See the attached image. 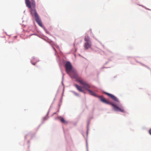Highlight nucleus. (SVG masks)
Listing matches in <instances>:
<instances>
[{
    "instance_id": "f257e3e1",
    "label": "nucleus",
    "mask_w": 151,
    "mask_h": 151,
    "mask_svg": "<svg viewBox=\"0 0 151 151\" xmlns=\"http://www.w3.org/2000/svg\"><path fill=\"white\" fill-rule=\"evenodd\" d=\"M80 83L83 85V88L88 91L91 95L99 98L101 102L111 106L114 111L122 113H126L124 107L120 103L119 99L114 95L104 91H103V93L110 97L113 101L111 102L107 101L103 96H99L94 92L90 89L89 88H91V86L83 80L80 81Z\"/></svg>"
},
{
    "instance_id": "f03ea898",
    "label": "nucleus",
    "mask_w": 151,
    "mask_h": 151,
    "mask_svg": "<svg viewBox=\"0 0 151 151\" xmlns=\"http://www.w3.org/2000/svg\"><path fill=\"white\" fill-rule=\"evenodd\" d=\"M65 70L67 74H68L70 77L72 78V76L71 75V73L75 72V69L72 66V65L69 61H66L65 65Z\"/></svg>"
},
{
    "instance_id": "7ed1b4c3",
    "label": "nucleus",
    "mask_w": 151,
    "mask_h": 151,
    "mask_svg": "<svg viewBox=\"0 0 151 151\" xmlns=\"http://www.w3.org/2000/svg\"><path fill=\"white\" fill-rule=\"evenodd\" d=\"M84 40L85 42L84 43V47L85 49H88L90 48L92 46V42L91 39L88 35L85 36Z\"/></svg>"
},
{
    "instance_id": "20e7f679",
    "label": "nucleus",
    "mask_w": 151,
    "mask_h": 151,
    "mask_svg": "<svg viewBox=\"0 0 151 151\" xmlns=\"http://www.w3.org/2000/svg\"><path fill=\"white\" fill-rule=\"evenodd\" d=\"M32 16L34 17L35 20L38 25L40 27H42L43 24L38 13H36L35 14H33V16Z\"/></svg>"
},
{
    "instance_id": "39448f33",
    "label": "nucleus",
    "mask_w": 151,
    "mask_h": 151,
    "mask_svg": "<svg viewBox=\"0 0 151 151\" xmlns=\"http://www.w3.org/2000/svg\"><path fill=\"white\" fill-rule=\"evenodd\" d=\"M30 9V12L32 16L36 13H37L36 9V3L35 2H32L31 3V7L28 8Z\"/></svg>"
},
{
    "instance_id": "423d86ee",
    "label": "nucleus",
    "mask_w": 151,
    "mask_h": 151,
    "mask_svg": "<svg viewBox=\"0 0 151 151\" xmlns=\"http://www.w3.org/2000/svg\"><path fill=\"white\" fill-rule=\"evenodd\" d=\"M74 73H73V76L74 78L76 79V81L80 83V81L82 80V79H81L78 76V74L76 72V70L75 69Z\"/></svg>"
},
{
    "instance_id": "0eeeda50",
    "label": "nucleus",
    "mask_w": 151,
    "mask_h": 151,
    "mask_svg": "<svg viewBox=\"0 0 151 151\" xmlns=\"http://www.w3.org/2000/svg\"><path fill=\"white\" fill-rule=\"evenodd\" d=\"M58 118L59 119L60 121L62 123L64 124H67L68 122L65 120L64 118L61 116H59L58 117Z\"/></svg>"
},
{
    "instance_id": "6e6552de",
    "label": "nucleus",
    "mask_w": 151,
    "mask_h": 151,
    "mask_svg": "<svg viewBox=\"0 0 151 151\" xmlns=\"http://www.w3.org/2000/svg\"><path fill=\"white\" fill-rule=\"evenodd\" d=\"M75 86H76V88L79 91L81 92H83V88L81 86L76 84L75 85Z\"/></svg>"
},
{
    "instance_id": "1a4fd4ad",
    "label": "nucleus",
    "mask_w": 151,
    "mask_h": 151,
    "mask_svg": "<svg viewBox=\"0 0 151 151\" xmlns=\"http://www.w3.org/2000/svg\"><path fill=\"white\" fill-rule=\"evenodd\" d=\"M25 4L28 8L31 7V3L29 0H25Z\"/></svg>"
},
{
    "instance_id": "9d476101",
    "label": "nucleus",
    "mask_w": 151,
    "mask_h": 151,
    "mask_svg": "<svg viewBox=\"0 0 151 151\" xmlns=\"http://www.w3.org/2000/svg\"><path fill=\"white\" fill-rule=\"evenodd\" d=\"M90 123V120L89 119H88L87 121V125L86 126L87 128V131H86V135L87 136L88 135V131L89 130V126Z\"/></svg>"
},
{
    "instance_id": "9b49d317",
    "label": "nucleus",
    "mask_w": 151,
    "mask_h": 151,
    "mask_svg": "<svg viewBox=\"0 0 151 151\" xmlns=\"http://www.w3.org/2000/svg\"><path fill=\"white\" fill-rule=\"evenodd\" d=\"M51 106H50V107L48 111L47 112V114L46 116H45L42 119L43 120H46L48 118V115H49V112H50V108H51Z\"/></svg>"
},
{
    "instance_id": "f8f14e48",
    "label": "nucleus",
    "mask_w": 151,
    "mask_h": 151,
    "mask_svg": "<svg viewBox=\"0 0 151 151\" xmlns=\"http://www.w3.org/2000/svg\"><path fill=\"white\" fill-rule=\"evenodd\" d=\"M106 52H107V54L106 53L105 51H103L102 50H101V51L105 55H106L107 54L112 53V52L110 50H107V49H106Z\"/></svg>"
},
{
    "instance_id": "ddd939ff",
    "label": "nucleus",
    "mask_w": 151,
    "mask_h": 151,
    "mask_svg": "<svg viewBox=\"0 0 151 151\" xmlns=\"http://www.w3.org/2000/svg\"><path fill=\"white\" fill-rule=\"evenodd\" d=\"M31 35H36L37 36H38V37L41 38V39H43V40H44L45 41H46V42H47V41L46 40H45V38H44L42 37H41V36L39 35H38V34H36V33H34V34H31Z\"/></svg>"
},
{
    "instance_id": "4468645a",
    "label": "nucleus",
    "mask_w": 151,
    "mask_h": 151,
    "mask_svg": "<svg viewBox=\"0 0 151 151\" xmlns=\"http://www.w3.org/2000/svg\"><path fill=\"white\" fill-rule=\"evenodd\" d=\"M35 133H33V134H32L31 133H29L28 134H27V135H26L25 136V137H24V139H26L27 137L28 136H31L32 137H33V136H35Z\"/></svg>"
},
{
    "instance_id": "2eb2a0df",
    "label": "nucleus",
    "mask_w": 151,
    "mask_h": 151,
    "mask_svg": "<svg viewBox=\"0 0 151 151\" xmlns=\"http://www.w3.org/2000/svg\"><path fill=\"white\" fill-rule=\"evenodd\" d=\"M136 58H140V57H138V56L133 57V56H127V59H128V60H129V58H132L134 59V60H135V59H136Z\"/></svg>"
},
{
    "instance_id": "dca6fc26",
    "label": "nucleus",
    "mask_w": 151,
    "mask_h": 151,
    "mask_svg": "<svg viewBox=\"0 0 151 151\" xmlns=\"http://www.w3.org/2000/svg\"><path fill=\"white\" fill-rule=\"evenodd\" d=\"M31 60H32V61L36 63H37L39 61V60L36 58L34 56L32 57V59Z\"/></svg>"
},
{
    "instance_id": "f3484780",
    "label": "nucleus",
    "mask_w": 151,
    "mask_h": 151,
    "mask_svg": "<svg viewBox=\"0 0 151 151\" xmlns=\"http://www.w3.org/2000/svg\"><path fill=\"white\" fill-rule=\"evenodd\" d=\"M71 92L73 93L75 96H78V97H80V95L78 93H76L75 91H71Z\"/></svg>"
},
{
    "instance_id": "a211bd4d",
    "label": "nucleus",
    "mask_w": 151,
    "mask_h": 151,
    "mask_svg": "<svg viewBox=\"0 0 151 151\" xmlns=\"http://www.w3.org/2000/svg\"><path fill=\"white\" fill-rule=\"evenodd\" d=\"M135 61L137 63H140L141 65H142L143 66H145V65L144 64H143L142 63H141L139 62L136 59H135Z\"/></svg>"
},
{
    "instance_id": "6ab92c4d",
    "label": "nucleus",
    "mask_w": 151,
    "mask_h": 151,
    "mask_svg": "<svg viewBox=\"0 0 151 151\" xmlns=\"http://www.w3.org/2000/svg\"><path fill=\"white\" fill-rule=\"evenodd\" d=\"M139 6H142V7L144 8H145L147 10H151V9H149V8H146V7L142 5H139Z\"/></svg>"
},
{
    "instance_id": "aec40b11",
    "label": "nucleus",
    "mask_w": 151,
    "mask_h": 151,
    "mask_svg": "<svg viewBox=\"0 0 151 151\" xmlns=\"http://www.w3.org/2000/svg\"><path fill=\"white\" fill-rule=\"evenodd\" d=\"M96 40H97L100 43V44L102 45V46L105 49V47H104V45L102 44V43H101V42H100L97 39H96Z\"/></svg>"
},
{
    "instance_id": "412c9836",
    "label": "nucleus",
    "mask_w": 151,
    "mask_h": 151,
    "mask_svg": "<svg viewBox=\"0 0 151 151\" xmlns=\"http://www.w3.org/2000/svg\"><path fill=\"white\" fill-rule=\"evenodd\" d=\"M30 62L33 65H35L36 63H37L35 62H34L33 61H32V60H31Z\"/></svg>"
},
{
    "instance_id": "4be33fe9",
    "label": "nucleus",
    "mask_w": 151,
    "mask_h": 151,
    "mask_svg": "<svg viewBox=\"0 0 151 151\" xmlns=\"http://www.w3.org/2000/svg\"><path fill=\"white\" fill-rule=\"evenodd\" d=\"M86 151H88V147L87 141H86Z\"/></svg>"
},
{
    "instance_id": "5701e85b",
    "label": "nucleus",
    "mask_w": 151,
    "mask_h": 151,
    "mask_svg": "<svg viewBox=\"0 0 151 151\" xmlns=\"http://www.w3.org/2000/svg\"><path fill=\"white\" fill-rule=\"evenodd\" d=\"M62 74H63V76H62V85L63 86H64V85L63 83V78H64V74H63V73H62Z\"/></svg>"
},
{
    "instance_id": "b1692460",
    "label": "nucleus",
    "mask_w": 151,
    "mask_h": 151,
    "mask_svg": "<svg viewBox=\"0 0 151 151\" xmlns=\"http://www.w3.org/2000/svg\"><path fill=\"white\" fill-rule=\"evenodd\" d=\"M42 27L43 29V30L45 31H46V30L47 29H46L45 27L44 26H43V25L42 26V27Z\"/></svg>"
},
{
    "instance_id": "393cba45",
    "label": "nucleus",
    "mask_w": 151,
    "mask_h": 151,
    "mask_svg": "<svg viewBox=\"0 0 151 151\" xmlns=\"http://www.w3.org/2000/svg\"><path fill=\"white\" fill-rule=\"evenodd\" d=\"M52 48H53V50H55V55H56V50L54 48V47H53V46H52Z\"/></svg>"
},
{
    "instance_id": "a878e982",
    "label": "nucleus",
    "mask_w": 151,
    "mask_h": 151,
    "mask_svg": "<svg viewBox=\"0 0 151 151\" xmlns=\"http://www.w3.org/2000/svg\"><path fill=\"white\" fill-rule=\"evenodd\" d=\"M110 67H105L104 65L102 66V67L101 68V69H103L104 68H110Z\"/></svg>"
},
{
    "instance_id": "bb28decb",
    "label": "nucleus",
    "mask_w": 151,
    "mask_h": 151,
    "mask_svg": "<svg viewBox=\"0 0 151 151\" xmlns=\"http://www.w3.org/2000/svg\"><path fill=\"white\" fill-rule=\"evenodd\" d=\"M44 123V122L43 121H42L41 123V124H40L39 125V126H38V128H39L41 126V125L42 124H43Z\"/></svg>"
},
{
    "instance_id": "cd10ccee",
    "label": "nucleus",
    "mask_w": 151,
    "mask_h": 151,
    "mask_svg": "<svg viewBox=\"0 0 151 151\" xmlns=\"http://www.w3.org/2000/svg\"><path fill=\"white\" fill-rule=\"evenodd\" d=\"M62 99H63V97L62 96L61 97V98L60 99V102L61 103H62Z\"/></svg>"
},
{
    "instance_id": "c85d7f7f",
    "label": "nucleus",
    "mask_w": 151,
    "mask_h": 151,
    "mask_svg": "<svg viewBox=\"0 0 151 151\" xmlns=\"http://www.w3.org/2000/svg\"><path fill=\"white\" fill-rule=\"evenodd\" d=\"M45 32L47 34H48L49 35H50V33L48 31L47 29L46 30V31H45Z\"/></svg>"
},
{
    "instance_id": "c756f323",
    "label": "nucleus",
    "mask_w": 151,
    "mask_h": 151,
    "mask_svg": "<svg viewBox=\"0 0 151 151\" xmlns=\"http://www.w3.org/2000/svg\"><path fill=\"white\" fill-rule=\"evenodd\" d=\"M149 133L150 135H151V128L149 130Z\"/></svg>"
},
{
    "instance_id": "7c9ffc66",
    "label": "nucleus",
    "mask_w": 151,
    "mask_h": 151,
    "mask_svg": "<svg viewBox=\"0 0 151 151\" xmlns=\"http://www.w3.org/2000/svg\"><path fill=\"white\" fill-rule=\"evenodd\" d=\"M145 67H146V68H147L148 69L150 70H151V68L149 67H148V66L145 65Z\"/></svg>"
},
{
    "instance_id": "2f4dec72",
    "label": "nucleus",
    "mask_w": 151,
    "mask_h": 151,
    "mask_svg": "<svg viewBox=\"0 0 151 151\" xmlns=\"http://www.w3.org/2000/svg\"><path fill=\"white\" fill-rule=\"evenodd\" d=\"M82 92L84 94H86L87 93L84 90H83V92Z\"/></svg>"
},
{
    "instance_id": "473e14b6",
    "label": "nucleus",
    "mask_w": 151,
    "mask_h": 151,
    "mask_svg": "<svg viewBox=\"0 0 151 151\" xmlns=\"http://www.w3.org/2000/svg\"><path fill=\"white\" fill-rule=\"evenodd\" d=\"M64 88H63V92L62 93V96H63V92H64Z\"/></svg>"
},
{
    "instance_id": "72a5a7b5",
    "label": "nucleus",
    "mask_w": 151,
    "mask_h": 151,
    "mask_svg": "<svg viewBox=\"0 0 151 151\" xmlns=\"http://www.w3.org/2000/svg\"><path fill=\"white\" fill-rule=\"evenodd\" d=\"M109 62V61H108L106 62L105 63V65L106 64H107V63H108Z\"/></svg>"
},
{
    "instance_id": "f704fd0d",
    "label": "nucleus",
    "mask_w": 151,
    "mask_h": 151,
    "mask_svg": "<svg viewBox=\"0 0 151 151\" xmlns=\"http://www.w3.org/2000/svg\"><path fill=\"white\" fill-rule=\"evenodd\" d=\"M58 106L59 107H60L61 106V104H59L58 105ZM60 108V107H59Z\"/></svg>"
},
{
    "instance_id": "c9c22d12",
    "label": "nucleus",
    "mask_w": 151,
    "mask_h": 151,
    "mask_svg": "<svg viewBox=\"0 0 151 151\" xmlns=\"http://www.w3.org/2000/svg\"><path fill=\"white\" fill-rule=\"evenodd\" d=\"M111 58H109V61H111Z\"/></svg>"
},
{
    "instance_id": "e433bc0d",
    "label": "nucleus",
    "mask_w": 151,
    "mask_h": 151,
    "mask_svg": "<svg viewBox=\"0 0 151 151\" xmlns=\"http://www.w3.org/2000/svg\"><path fill=\"white\" fill-rule=\"evenodd\" d=\"M32 2H35V0H31Z\"/></svg>"
},
{
    "instance_id": "4c0bfd02",
    "label": "nucleus",
    "mask_w": 151,
    "mask_h": 151,
    "mask_svg": "<svg viewBox=\"0 0 151 151\" xmlns=\"http://www.w3.org/2000/svg\"><path fill=\"white\" fill-rule=\"evenodd\" d=\"M59 109H60L59 108L57 110V112H58L59 111Z\"/></svg>"
},
{
    "instance_id": "58836bf2",
    "label": "nucleus",
    "mask_w": 151,
    "mask_h": 151,
    "mask_svg": "<svg viewBox=\"0 0 151 151\" xmlns=\"http://www.w3.org/2000/svg\"><path fill=\"white\" fill-rule=\"evenodd\" d=\"M55 98H54V99L53 101H55Z\"/></svg>"
},
{
    "instance_id": "ea45409f",
    "label": "nucleus",
    "mask_w": 151,
    "mask_h": 151,
    "mask_svg": "<svg viewBox=\"0 0 151 151\" xmlns=\"http://www.w3.org/2000/svg\"><path fill=\"white\" fill-rule=\"evenodd\" d=\"M29 143H30V141H28V144H29Z\"/></svg>"
},
{
    "instance_id": "a19ab883",
    "label": "nucleus",
    "mask_w": 151,
    "mask_h": 151,
    "mask_svg": "<svg viewBox=\"0 0 151 151\" xmlns=\"http://www.w3.org/2000/svg\"><path fill=\"white\" fill-rule=\"evenodd\" d=\"M54 101H53V102L52 104V105L54 103Z\"/></svg>"
},
{
    "instance_id": "79ce46f5",
    "label": "nucleus",
    "mask_w": 151,
    "mask_h": 151,
    "mask_svg": "<svg viewBox=\"0 0 151 151\" xmlns=\"http://www.w3.org/2000/svg\"><path fill=\"white\" fill-rule=\"evenodd\" d=\"M56 113V112H55L53 114H55Z\"/></svg>"
},
{
    "instance_id": "37998d69",
    "label": "nucleus",
    "mask_w": 151,
    "mask_h": 151,
    "mask_svg": "<svg viewBox=\"0 0 151 151\" xmlns=\"http://www.w3.org/2000/svg\"><path fill=\"white\" fill-rule=\"evenodd\" d=\"M29 145L28 146V148H29Z\"/></svg>"
},
{
    "instance_id": "c03bdc74",
    "label": "nucleus",
    "mask_w": 151,
    "mask_h": 151,
    "mask_svg": "<svg viewBox=\"0 0 151 151\" xmlns=\"http://www.w3.org/2000/svg\"><path fill=\"white\" fill-rule=\"evenodd\" d=\"M77 50V49H75V51H76Z\"/></svg>"
},
{
    "instance_id": "a18cd8bd",
    "label": "nucleus",
    "mask_w": 151,
    "mask_h": 151,
    "mask_svg": "<svg viewBox=\"0 0 151 151\" xmlns=\"http://www.w3.org/2000/svg\"><path fill=\"white\" fill-rule=\"evenodd\" d=\"M68 148H67V150H68Z\"/></svg>"
},
{
    "instance_id": "49530a36",
    "label": "nucleus",
    "mask_w": 151,
    "mask_h": 151,
    "mask_svg": "<svg viewBox=\"0 0 151 151\" xmlns=\"http://www.w3.org/2000/svg\"><path fill=\"white\" fill-rule=\"evenodd\" d=\"M59 47L58 46H57V47Z\"/></svg>"
},
{
    "instance_id": "de8ad7c7",
    "label": "nucleus",
    "mask_w": 151,
    "mask_h": 151,
    "mask_svg": "<svg viewBox=\"0 0 151 151\" xmlns=\"http://www.w3.org/2000/svg\"><path fill=\"white\" fill-rule=\"evenodd\" d=\"M56 95H57V94H56V95H55V97H56Z\"/></svg>"
},
{
    "instance_id": "09e8293b",
    "label": "nucleus",
    "mask_w": 151,
    "mask_h": 151,
    "mask_svg": "<svg viewBox=\"0 0 151 151\" xmlns=\"http://www.w3.org/2000/svg\"><path fill=\"white\" fill-rule=\"evenodd\" d=\"M15 37H17V36H15Z\"/></svg>"
},
{
    "instance_id": "8fccbe9b",
    "label": "nucleus",
    "mask_w": 151,
    "mask_h": 151,
    "mask_svg": "<svg viewBox=\"0 0 151 151\" xmlns=\"http://www.w3.org/2000/svg\"><path fill=\"white\" fill-rule=\"evenodd\" d=\"M73 45H74V46H75V44H73Z\"/></svg>"
},
{
    "instance_id": "3c124183",
    "label": "nucleus",
    "mask_w": 151,
    "mask_h": 151,
    "mask_svg": "<svg viewBox=\"0 0 151 151\" xmlns=\"http://www.w3.org/2000/svg\"><path fill=\"white\" fill-rule=\"evenodd\" d=\"M90 30H91V29H90Z\"/></svg>"
},
{
    "instance_id": "603ef678",
    "label": "nucleus",
    "mask_w": 151,
    "mask_h": 151,
    "mask_svg": "<svg viewBox=\"0 0 151 151\" xmlns=\"http://www.w3.org/2000/svg\"><path fill=\"white\" fill-rule=\"evenodd\" d=\"M61 71H62V70H61Z\"/></svg>"
}]
</instances>
